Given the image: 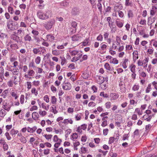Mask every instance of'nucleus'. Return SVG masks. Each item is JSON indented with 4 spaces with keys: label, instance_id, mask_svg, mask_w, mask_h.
I'll return each instance as SVG.
<instances>
[{
    "label": "nucleus",
    "instance_id": "obj_1",
    "mask_svg": "<svg viewBox=\"0 0 157 157\" xmlns=\"http://www.w3.org/2000/svg\"><path fill=\"white\" fill-rule=\"evenodd\" d=\"M37 15L40 19L42 20L48 19L52 15L51 12L48 10L44 12L39 11L37 13Z\"/></svg>",
    "mask_w": 157,
    "mask_h": 157
},
{
    "label": "nucleus",
    "instance_id": "obj_2",
    "mask_svg": "<svg viewBox=\"0 0 157 157\" xmlns=\"http://www.w3.org/2000/svg\"><path fill=\"white\" fill-rule=\"evenodd\" d=\"M55 23L54 19H51L46 22L44 25L45 29L47 31L51 29Z\"/></svg>",
    "mask_w": 157,
    "mask_h": 157
},
{
    "label": "nucleus",
    "instance_id": "obj_3",
    "mask_svg": "<svg viewBox=\"0 0 157 157\" xmlns=\"http://www.w3.org/2000/svg\"><path fill=\"white\" fill-rule=\"evenodd\" d=\"M11 38L15 41L17 43H21V40L20 39V37L16 34V32H13L10 36Z\"/></svg>",
    "mask_w": 157,
    "mask_h": 157
},
{
    "label": "nucleus",
    "instance_id": "obj_4",
    "mask_svg": "<svg viewBox=\"0 0 157 157\" xmlns=\"http://www.w3.org/2000/svg\"><path fill=\"white\" fill-rule=\"evenodd\" d=\"M35 74L34 71L33 70H29L27 72V74H25L24 77L27 78H31V76H33Z\"/></svg>",
    "mask_w": 157,
    "mask_h": 157
},
{
    "label": "nucleus",
    "instance_id": "obj_5",
    "mask_svg": "<svg viewBox=\"0 0 157 157\" xmlns=\"http://www.w3.org/2000/svg\"><path fill=\"white\" fill-rule=\"evenodd\" d=\"M46 41L52 42L54 40L55 38L52 34H50L46 35Z\"/></svg>",
    "mask_w": 157,
    "mask_h": 157
},
{
    "label": "nucleus",
    "instance_id": "obj_6",
    "mask_svg": "<svg viewBox=\"0 0 157 157\" xmlns=\"http://www.w3.org/2000/svg\"><path fill=\"white\" fill-rule=\"evenodd\" d=\"M7 25L8 29L11 30H15V27L13 25L12 21H8L7 22Z\"/></svg>",
    "mask_w": 157,
    "mask_h": 157
},
{
    "label": "nucleus",
    "instance_id": "obj_7",
    "mask_svg": "<svg viewBox=\"0 0 157 157\" xmlns=\"http://www.w3.org/2000/svg\"><path fill=\"white\" fill-rule=\"evenodd\" d=\"M157 12V6L154 5L152 6L151 9L150 11V14L151 16H154Z\"/></svg>",
    "mask_w": 157,
    "mask_h": 157
},
{
    "label": "nucleus",
    "instance_id": "obj_8",
    "mask_svg": "<svg viewBox=\"0 0 157 157\" xmlns=\"http://www.w3.org/2000/svg\"><path fill=\"white\" fill-rule=\"evenodd\" d=\"M71 84L69 82H67L64 84L63 86V89L66 90H68L71 89Z\"/></svg>",
    "mask_w": 157,
    "mask_h": 157
},
{
    "label": "nucleus",
    "instance_id": "obj_9",
    "mask_svg": "<svg viewBox=\"0 0 157 157\" xmlns=\"http://www.w3.org/2000/svg\"><path fill=\"white\" fill-rule=\"evenodd\" d=\"M2 108L8 112L10 109L11 105H10L9 103L6 102L2 106Z\"/></svg>",
    "mask_w": 157,
    "mask_h": 157
},
{
    "label": "nucleus",
    "instance_id": "obj_10",
    "mask_svg": "<svg viewBox=\"0 0 157 157\" xmlns=\"http://www.w3.org/2000/svg\"><path fill=\"white\" fill-rule=\"evenodd\" d=\"M133 58L134 62L138 58V53L137 51H134L132 53Z\"/></svg>",
    "mask_w": 157,
    "mask_h": 157
},
{
    "label": "nucleus",
    "instance_id": "obj_11",
    "mask_svg": "<svg viewBox=\"0 0 157 157\" xmlns=\"http://www.w3.org/2000/svg\"><path fill=\"white\" fill-rule=\"evenodd\" d=\"M119 86L120 87L121 92H124L125 91V89L124 87V83L122 81H121L119 84Z\"/></svg>",
    "mask_w": 157,
    "mask_h": 157
},
{
    "label": "nucleus",
    "instance_id": "obj_12",
    "mask_svg": "<svg viewBox=\"0 0 157 157\" xmlns=\"http://www.w3.org/2000/svg\"><path fill=\"white\" fill-rule=\"evenodd\" d=\"M151 117V115H149L146 114L143 117L142 119L144 120H146L147 121H150Z\"/></svg>",
    "mask_w": 157,
    "mask_h": 157
},
{
    "label": "nucleus",
    "instance_id": "obj_13",
    "mask_svg": "<svg viewBox=\"0 0 157 157\" xmlns=\"http://www.w3.org/2000/svg\"><path fill=\"white\" fill-rule=\"evenodd\" d=\"M110 96L112 100H115L117 99L119 97V95L116 93H112L110 94Z\"/></svg>",
    "mask_w": 157,
    "mask_h": 157
},
{
    "label": "nucleus",
    "instance_id": "obj_14",
    "mask_svg": "<svg viewBox=\"0 0 157 157\" xmlns=\"http://www.w3.org/2000/svg\"><path fill=\"white\" fill-rule=\"evenodd\" d=\"M16 33V34L18 36H23L24 35V30L21 29H19L17 30Z\"/></svg>",
    "mask_w": 157,
    "mask_h": 157
},
{
    "label": "nucleus",
    "instance_id": "obj_15",
    "mask_svg": "<svg viewBox=\"0 0 157 157\" xmlns=\"http://www.w3.org/2000/svg\"><path fill=\"white\" fill-rule=\"evenodd\" d=\"M79 10L78 9L74 8L72 9V13L75 15H78L79 14Z\"/></svg>",
    "mask_w": 157,
    "mask_h": 157
},
{
    "label": "nucleus",
    "instance_id": "obj_16",
    "mask_svg": "<svg viewBox=\"0 0 157 157\" xmlns=\"http://www.w3.org/2000/svg\"><path fill=\"white\" fill-rule=\"evenodd\" d=\"M82 76L84 79H88L90 76V75L88 71L87 70L83 74Z\"/></svg>",
    "mask_w": 157,
    "mask_h": 157
},
{
    "label": "nucleus",
    "instance_id": "obj_17",
    "mask_svg": "<svg viewBox=\"0 0 157 157\" xmlns=\"http://www.w3.org/2000/svg\"><path fill=\"white\" fill-rule=\"evenodd\" d=\"M104 81V78L101 76H98V80L97 82L100 84H101Z\"/></svg>",
    "mask_w": 157,
    "mask_h": 157
},
{
    "label": "nucleus",
    "instance_id": "obj_18",
    "mask_svg": "<svg viewBox=\"0 0 157 157\" xmlns=\"http://www.w3.org/2000/svg\"><path fill=\"white\" fill-rule=\"evenodd\" d=\"M36 129L37 128L35 126L34 127L32 128H30L29 127H28L27 129V131L28 132L33 133L34 132Z\"/></svg>",
    "mask_w": 157,
    "mask_h": 157
},
{
    "label": "nucleus",
    "instance_id": "obj_19",
    "mask_svg": "<svg viewBox=\"0 0 157 157\" xmlns=\"http://www.w3.org/2000/svg\"><path fill=\"white\" fill-rule=\"evenodd\" d=\"M81 51H77V50H74L73 51H70V54L71 56H75L78 54L80 53Z\"/></svg>",
    "mask_w": 157,
    "mask_h": 157
},
{
    "label": "nucleus",
    "instance_id": "obj_20",
    "mask_svg": "<svg viewBox=\"0 0 157 157\" xmlns=\"http://www.w3.org/2000/svg\"><path fill=\"white\" fill-rule=\"evenodd\" d=\"M63 123L64 124H67L69 123L70 124H72L73 123V121L71 119H65L63 120Z\"/></svg>",
    "mask_w": 157,
    "mask_h": 157
},
{
    "label": "nucleus",
    "instance_id": "obj_21",
    "mask_svg": "<svg viewBox=\"0 0 157 157\" xmlns=\"http://www.w3.org/2000/svg\"><path fill=\"white\" fill-rule=\"evenodd\" d=\"M32 117L34 120H36L38 118V114L36 112H33L32 113Z\"/></svg>",
    "mask_w": 157,
    "mask_h": 157
},
{
    "label": "nucleus",
    "instance_id": "obj_22",
    "mask_svg": "<svg viewBox=\"0 0 157 157\" xmlns=\"http://www.w3.org/2000/svg\"><path fill=\"white\" fill-rule=\"evenodd\" d=\"M130 136L129 133L128 134H124L122 136V140L125 141L126 140H128Z\"/></svg>",
    "mask_w": 157,
    "mask_h": 157
},
{
    "label": "nucleus",
    "instance_id": "obj_23",
    "mask_svg": "<svg viewBox=\"0 0 157 157\" xmlns=\"http://www.w3.org/2000/svg\"><path fill=\"white\" fill-rule=\"evenodd\" d=\"M24 40L25 41H30L32 40L31 37L29 34L26 35L24 37Z\"/></svg>",
    "mask_w": 157,
    "mask_h": 157
},
{
    "label": "nucleus",
    "instance_id": "obj_24",
    "mask_svg": "<svg viewBox=\"0 0 157 157\" xmlns=\"http://www.w3.org/2000/svg\"><path fill=\"white\" fill-rule=\"evenodd\" d=\"M115 23L120 28H121L123 26V24L120 21H116Z\"/></svg>",
    "mask_w": 157,
    "mask_h": 157
},
{
    "label": "nucleus",
    "instance_id": "obj_25",
    "mask_svg": "<svg viewBox=\"0 0 157 157\" xmlns=\"http://www.w3.org/2000/svg\"><path fill=\"white\" fill-rule=\"evenodd\" d=\"M69 5L68 2L66 1H63L60 3V5L64 7L67 6Z\"/></svg>",
    "mask_w": 157,
    "mask_h": 157
},
{
    "label": "nucleus",
    "instance_id": "obj_26",
    "mask_svg": "<svg viewBox=\"0 0 157 157\" xmlns=\"http://www.w3.org/2000/svg\"><path fill=\"white\" fill-rule=\"evenodd\" d=\"M12 71L14 75H18L19 74V71L18 69H13V70H11Z\"/></svg>",
    "mask_w": 157,
    "mask_h": 157
},
{
    "label": "nucleus",
    "instance_id": "obj_27",
    "mask_svg": "<svg viewBox=\"0 0 157 157\" xmlns=\"http://www.w3.org/2000/svg\"><path fill=\"white\" fill-rule=\"evenodd\" d=\"M128 59H126L124 60V61L122 62V65L124 68H126L127 67V66L126 65V63L128 62Z\"/></svg>",
    "mask_w": 157,
    "mask_h": 157
},
{
    "label": "nucleus",
    "instance_id": "obj_28",
    "mask_svg": "<svg viewBox=\"0 0 157 157\" xmlns=\"http://www.w3.org/2000/svg\"><path fill=\"white\" fill-rule=\"evenodd\" d=\"M149 60V58H146L145 59H144L143 61L144 62V64H145V65L144 67L145 68L147 67V63Z\"/></svg>",
    "mask_w": 157,
    "mask_h": 157
},
{
    "label": "nucleus",
    "instance_id": "obj_29",
    "mask_svg": "<svg viewBox=\"0 0 157 157\" xmlns=\"http://www.w3.org/2000/svg\"><path fill=\"white\" fill-rule=\"evenodd\" d=\"M105 68L108 71L111 70V68L108 63H106L104 65Z\"/></svg>",
    "mask_w": 157,
    "mask_h": 157
},
{
    "label": "nucleus",
    "instance_id": "obj_30",
    "mask_svg": "<svg viewBox=\"0 0 157 157\" xmlns=\"http://www.w3.org/2000/svg\"><path fill=\"white\" fill-rule=\"evenodd\" d=\"M125 5L126 6H132V3L129 0H126Z\"/></svg>",
    "mask_w": 157,
    "mask_h": 157
},
{
    "label": "nucleus",
    "instance_id": "obj_31",
    "mask_svg": "<svg viewBox=\"0 0 157 157\" xmlns=\"http://www.w3.org/2000/svg\"><path fill=\"white\" fill-rule=\"evenodd\" d=\"M59 140H62L59 139L57 135H55L53 137V141L55 142H59Z\"/></svg>",
    "mask_w": 157,
    "mask_h": 157
},
{
    "label": "nucleus",
    "instance_id": "obj_32",
    "mask_svg": "<svg viewBox=\"0 0 157 157\" xmlns=\"http://www.w3.org/2000/svg\"><path fill=\"white\" fill-rule=\"evenodd\" d=\"M34 48L33 50V52L35 54H37L38 53L40 52V48Z\"/></svg>",
    "mask_w": 157,
    "mask_h": 157
},
{
    "label": "nucleus",
    "instance_id": "obj_33",
    "mask_svg": "<svg viewBox=\"0 0 157 157\" xmlns=\"http://www.w3.org/2000/svg\"><path fill=\"white\" fill-rule=\"evenodd\" d=\"M111 103L110 101H108L106 102L105 104V106L107 109L110 108L111 106Z\"/></svg>",
    "mask_w": 157,
    "mask_h": 157
},
{
    "label": "nucleus",
    "instance_id": "obj_34",
    "mask_svg": "<svg viewBox=\"0 0 157 157\" xmlns=\"http://www.w3.org/2000/svg\"><path fill=\"white\" fill-rule=\"evenodd\" d=\"M8 11L10 14H13L14 13V10L13 8L10 6H8Z\"/></svg>",
    "mask_w": 157,
    "mask_h": 157
},
{
    "label": "nucleus",
    "instance_id": "obj_35",
    "mask_svg": "<svg viewBox=\"0 0 157 157\" xmlns=\"http://www.w3.org/2000/svg\"><path fill=\"white\" fill-rule=\"evenodd\" d=\"M31 93L34 94L35 96H36L38 94V91L35 88H33L31 90Z\"/></svg>",
    "mask_w": 157,
    "mask_h": 157
},
{
    "label": "nucleus",
    "instance_id": "obj_36",
    "mask_svg": "<svg viewBox=\"0 0 157 157\" xmlns=\"http://www.w3.org/2000/svg\"><path fill=\"white\" fill-rule=\"evenodd\" d=\"M77 23L75 21H73L71 23V26L74 28L75 31L76 30V27L77 26Z\"/></svg>",
    "mask_w": 157,
    "mask_h": 157
},
{
    "label": "nucleus",
    "instance_id": "obj_37",
    "mask_svg": "<svg viewBox=\"0 0 157 157\" xmlns=\"http://www.w3.org/2000/svg\"><path fill=\"white\" fill-rule=\"evenodd\" d=\"M39 113V114L42 116H45L47 114V113L46 111H42L41 110H40Z\"/></svg>",
    "mask_w": 157,
    "mask_h": 157
},
{
    "label": "nucleus",
    "instance_id": "obj_38",
    "mask_svg": "<svg viewBox=\"0 0 157 157\" xmlns=\"http://www.w3.org/2000/svg\"><path fill=\"white\" fill-rule=\"evenodd\" d=\"M154 52V49L152 48L148 49L147 52L150 55H152Z\"/></svg>",
    "mask_w": 157,
    "mask_h": 157
},
{
    "label": "nucleus",
    "instance_id": "obj_39",
    "mask_svg": "<svg viewBox=\"0 0 157 157\" xmlns=\"http://www.w3.org/2000/svg\"><path fill=\"white\" fill-rule=\"evenodd\" d=\"M79 39V37L76 35H74L72 37V39L73 41H75L78 40Z\"/></svg>",
    "mask_w": 157,
    "mask_h": 157
},
{
    "label": "nucleus",
    "instance_id": "obj_40",
    "mask_svg": "<svg viewBox=\"0 0 157 157\" xmlns=\"http://www.w3.org/2000/svg\"><path fill=\"white\" fill-rule=\"evenodd\" d=\"M18 132L17 130H15L14 129H12L11 130L10 133L11 135L13 136L17 134Z\"/></svg>",
    "mask_w": 157,
    "mask_h": 157
},
{
    "label": "nucleus",
    "instance_id": "obj_41",
    "mask_svg": "<svg viewBox=\"0 0 157 157\" xmlns=\"http://www.w3.org/2000/svg\"><path fill=\"white\" fill-rule=\"evenodd\" d=\"M130 67L131 68V71L132 73H134L135 72V70L136 66L134 65H132L130 66Z\"/></svg>",
    "mask_w": 157,
    "mask_h": 157
},
{
    "label": "nucleus",
    "instance_id": "obj_42",
    "mask_svg": "<svg viewBox=\"0 0 157 157\" xmlns=\"http://www.w3.org/2000/svg\"><path fill=\"white\" fill-rule=\"evenodd\" d=\"M10 47L13 49H16L18 48V47L16 44H12L10 45Z\"/></svg>",
    "mask_w": 157,
    "mask_h": 157
},
{
    "label": "nucleus",
    "instance_id": "obj_43",
    "mask_svg": "<svg viewBox=\"0 0 157 157\" xmlns=\"http://www.w3.org/2000/svg\"><path fill=\"white\" fill-rule=\"evenodd\" d=\"M62 142V140H59V142H57L54 145V146L55 148H57L59 147V146L61 144V143Z\"/></svg>",
    "mask_w": 157,
    "mask_h": 157
},
{
    "label": "nucleus",
    "instance_id": "obj_44",
    "mask_svg": "<svg viewBox=\"0 0 157 157\" xmlns=\"http://www.w3.org/2000/svg\"><path fill=\"white\" fill-rule=\"evenodd\" d=\"M111 157H117V155L115 153L113 152L112 151H111L109 153Z\"/></svg>",
    "mask_w": 157,
    "mask_h": 157
},
{
    "label": "nucleus",
    "instance_id": "obj_45",
    "mask_svg": "<svg viewBox=\"0 0 157 157\" xmlns=\"http://www.w3.org/2000/svg\"><path fill=\"white\" fill-rule=\"evenodd\" d=\"M56 102V98L55 96H52V97L51 102L52 104H55Z\"/></svg>",
    "mask_w": 157,
    "mask_h": 157
},
{
    "label": "nucleus",
    "instance_id": "obj_46",
    "mask_svg": "<svg viewBox=\"0 0 157 157\" xmlns=\"http://www.w3.org/2000/svg\"><path fill=\"white\" fill-rule=\"evenodd\" d=\"M128 16L129 18L132 17H133V13L132 11L129 10L128 11Z\"/></svg>",
    "mask_w": 157,
    "mask_h": 157
},
{
    "label": "nucleus",
    "instance_id": "obj_47",
    "mask_svg": "<svg viewBox=\"0 0 157 157\" xmlns=\"http://www.w3.org/2000/svg\"><path fill=\"white\" fill-rule=\"evenodd\" d=\"M100 95L102 96L104 98H107L109 97L108 95L106 94H105L104 92H101L100 93Z\"/></svg>",
    "mask_w": 157,
    "mask_h": 157
},
{
    "label": "nucleus",
    "instance_id": "obj_48",
    "mask_svg": "<svg viewBox=\"0 0 157 157\" xmlns=\"http://www.w3.org/2000/svg\"><path fill=\"white\" fill-rule=\"evenodd\" d=\"M96 105V104L93 102V101H91L88 104V106L89 107H94Z\"/></svg>",
    "mask_w": 157,
    "mask_h": 157
},
{
    "label": "nucleus",
    "instance_id": "obj_49",
    "mask_svg": "<svg viewBox=\"0 0 157 157\" xmlns=\"http://www.w3.org/2000/svg\"><path fill=\"white\" fill-rule=\"evenodd\" d=\"M60 58L61 59V64L62 65H63L66 61V60L63 57H60Z\"/></svg>",
    "mask_w": 157,
    "mask_h": 157
},
{
    "label": "nucleus",
    "instance_id": "obj_50",
    "mask_svg": "<svg viewBox=\"0 0 157 157\" xmlns=\"http://www.w3.org/2000/svg\"><path fill=\"white\" fill-rule=\"evenodd\" d=\"M40 57L39 56H37L35 59V62L37 64H39L40 61Z\"/></svg>",
    "mask_w": 157,
    "mask_h": 157
},
{
    "label": "nucleus",
    "instance_id": "obj_51",
    "mask_svg": "<svg viewBox=\"0 0 157 157\" xmlns=\"http://www.w3.org/2000/svg\"><path fill=\"white\" fill-rule=\"evenodd\" d=\"M75 120L77 121H79L81 119V116L80 114H77L75 116Z\"/></svg>",
    "mask_w": 157,
    "mask_h": 157
},
{
    "label": "nucleus",
    "instance_id": "obj_52",
    "mask_svg": "<svg viewBox=\"0 0 157 157\" xmlns=\"http://www.w3.org/2000/svg\"><path fill=\"white\" fill-rule=\"evenodd\" d=\"M3 148L4 151H6L8 150V146L6 142L4 143L3 144Z\"/></svg>",
    "mask_w": 157,
    "mask_h": 157
},
{
    "label": "nucleus",
    "instance_id": "obj_53",
    "mask_svg": "<svg viewBox=\"0 0 157 157\" xmlns=\"http://www.w3.org/2000/svg\"><path fill=\"white\" fill-rule=\"evenodd\" d=\"M139 88V85H134L132 88V90L134 91L137 90Z\"/></svg>",
    "mask_w": 157,
    "mask_h": 157
},
{
    "label": "nucleus",
    "instance_id": "obj_54",
    "mask_svg": "<svg viewBox=\"0 0 157 157\" xmlns=\"http://www.w3.org/2000/svg\"><path fill=\"white\" fill-rule=\"evenodd\" d=\"M4 74V68L3 67H0V77L2 76Z\"/></svg>",
    "mask_w": 157,
    "mask_h": 157
},
{
    "label": "nucleus",
    "instance_id": "obj_55",
    "mask_svg": "<svg viewBox=\"0 0 157 157\" xmlns=\"http://www.w3.org/2000/svg\"><path fill=\"white\" fill-rule=\"evenodd\" d=\"M43 41L42 43V45L46 47H48L49 45V43L45 41V40L44 39H43Z\"/></svg>",
    "mask_w": 157,
    "mask_h": 157
},
{
    "label": "nucleus",
    "instance_id": "obj_56",
    "mask_svg": "<svg viewBox=\"0 0 157 157\" xmlns=\"http://www.w3.org/2000/svg\"><path fill=\"white\" fill-rule=\"evenodd\" d=\"M24 96L23 95H21L20 97V102L21 104H23L24 101Z\"/></svg>",
    "mask_w": 157,
    "mask_h": 157
},
{
    "label": "nucleus",
    "instance_id": "obj_57",
    "mask_svg": "<svg viewBox=\"0 0 157 157\" xmlns=\"http://www.w3.org/2000/svg\"><path fill=\"white\" fill-rule=\"evenodd\" d=\"M32 33L34 35L36 36H37L39 34V32L35 29H33L32 31Z\"/></svg>",
    "mask_w": 157,
    "mask_h": 157
},
{
    "label": "nucleus",
    "instance_id": "obj_58",
    "mask_svg": "<svg viewBox=\"0 0 157 157\" xmlns=\"http://www.w3.org/2000/svg\"><path fill=\"white\" fill-rule=\"evenodd\" d=\"M68 67L71 69H74L75 68V64L74 63H71L68 66Z\"/></svg>",
    "mask_w": 157,
    "mask_h": 157
},
{
    "label": "nucleus",
    "instance_id": "obj_59",
    "mask_svg": "<svg viewBox=\"0 0 157 157\" xmlns=\"http://www.w3.org/2000/svg\"><path fill=\"white\" fill-rule=\"evenodd\" d=\"M71 132V129H69L67 130L66 131V134L65 135V136L66 137H67L68 135L70 134Z\"/></svg>",
    "mask_w": 157,
    "mask_h": 157
},
{
    "label": "nucleus",
    "instance_id": "obj_60",
    "mask_svg": "<svg viewBox=\"0 0 157 157\" xmlns=\"http://www.w3.org/2000/svg\"><path fill=\"white\" fill-rule=\"evenodd\" d=\"M114 138L113 137H110L109 139V143L111 144L113 143L114 141Z\"/></svg>",
    "mask_w": 157,
    "mask_h": 157
},
{
    "label": "nucleus",
    "instance_id": "obj_61",
    "mask_svg": "<svg viewBox=\"0 0 157 157\" xmlns=\"http://www.w3.org/2000/svg\"><path fill=\"white\" fill-rule=\"evenodd\" d=\"M52 135H47L45 134L44 135V136L47 140H49L52 138Z\"/></svg>",
    "mask_w": 157,
    "mask_h": 157
},
{
    "label": "nucleus",
    "instance_id": "obj_62",
    "mask_svg": "<svg viewBox=\"0 0 157 157\" xmlns=\"http://www.w3.org/2000/svg\"><path fill=\"white\" fill-rule=\"evenodd\" d=\"M11 95L12 96L15 97V98L16 99H17L18 97V96L17 95V94H16L14 92H11Z\"/></svg>",
    "mask_w": 157,
    "mask_h": 157
},
{
    "label": "nucleus",
    "instance_id": "obj_63",
    "mask_svg": "<svg viewBox=\"0 0 157 157\" xmlns=\"http://www.w3.org/2000/svg\"><path fill=\"white\" fill-rule=\"evenodd\" d=\"M119 16L120 17H124V14L123 12L121 11H118Z\"/></svg>",
    "mask_w": 157,
    "mask_h": 157
},
{
    "label": "nucleus",
    "instance_id": "obj_64",
    "mask_svg": "<svg viewBox=\"0 0 157 157\" xmlns=\"http://www.w3.org/2000/svg\"><path fill=\"white\" fill-rule=\"evenodd\" d=\"M152 6H157V0H152Z\"/></svg>",
    "mask_w": 157,
    "mask_h": 157
}]
</instances>
